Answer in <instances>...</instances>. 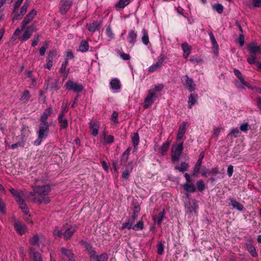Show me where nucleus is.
<instances>
[{
	"mask_svg": "<svg viewBox=\"0 0 261 261\" xmlns=\"http://www.w3.org/2000/svg\"><path fill=\"white\" fill-rule=\"evenodd\" d=\"M181 47L184 51L183 56L185 58H187L190 54L191 50V47L188 44V43L185 42L182 43Z\"/></svg>",
	"mask_w": 261,
	"mask_h": 261,
	"instance_id": "nucleus-27",
	"label": "nucleus"
},
{
	"mask_svg": "<svg viewBox=\"0 0 261 261\" xmlns=\"http://www.w3.org/2000/svg\"><path fill=\"white\" fill-rule=\"evenodd\" d=\"M144 228V222L142 221H139L136 224L134 225L132 229L135 231L142 230Z\"/></svg>",
	"mask_w": 261,
	"mask_h": 261,
	"instance_id": "nucleus-47",
	"label": "nucleus"
},
{
	"mask_svg": "<svg viewBox=\"0 0 261 261\" xmlns=\"http://www.w3.org/2000/svg\"><path fill=\"white\" fill-rule=\"evenodd\" d=\"M198 95L197 94L192 93L189 96L188 99V108L191 109L192 106L194 105L197 101Z\"/></svg>",
	"mask_w": 261,
	"mask_h": 261,
	"instance_id": "nucleus-28",
	"label": "nucleus"
},
{
	"mask_svg": "<svg viewBox=\"0 0 261 261\" xmlns=\"http://www.w3.org/2000/svg\"><path fill=\"white\" fill-rule=\"evenodd\" d=\"M48 46V42H45L44 43L43 46H42L39 50V54L40 56H44L46 50L47 49Z\"/></svg>",
	"mask_w": 261,
	"mask_h": 261,
	"instance_id": "nucleus-51",
	"label": "nucleus"
},
{
	"mask_svg": "<svg viewBox=\"0 0 261 261\" xmlns=\"http://www.w3.org/2000/svg\"><path fill=\"white\" fill-rule=\"evenodd\" d=\"M203 152H201L194 168L193 171V175L195 176L199 172L202 164V160L203 158Z\"/></svg>",
	"mask_w": 261,
	"mask_h": 261,
	"instance_id": "nucleus-19",
	"label": "nucleus"
},
{
	"mask_svg": "<svg viewBox=\"0 0 261 261\" xmlns=\"http://www.w3.org/2000/svg\"><path fill=\"white\" fill-rule=\"evenodd\" d=\"M170 144L171 141L169 140H168L166 142L163 143L162 146L159 149V152L162 155H165L169 148Z\"/></svg>",
	"mask_w": 261,
	"mask_h": 261,
	"instance_id": "nucleus-24",
	"label": "nucleus"
},
{
	"mask_svg": "<svg viewBox=\"0 0 261 261\" xmlns=\"http://www.w3.org/2000/svg\"><path fill=\"white\" fill-rule=\"evenodd\" d=\"M249 125L248 123H245L241 125L240 127V130L243 132H247L249 128Z\"/></svg>",
	"mask_w": 261,
	"mask_h": 261,
	"instance_id": "nucleus-62",
	"label": "nucleus"
},
{
	"mask_svg": "<svg viewBox=\"0 0 261 261\" xmlns=\"http://www.w3.org/2000/svg\"><path fill=\"white\" fill-rule=\"evenodd\" d=\"M37 14V11L35 9H32L23 19V21L21 23V29H24L26 27V25L29 24L32 20L34 18V17Z\"/></svg>",
	"mask_w": 261,
	"mask_h": 261,
	"instance_id": "nucleus-11",
	"label": "nucleus"
},
{
	"mask_svg": "<svg viewBox=\"0 0 261 261\" xmlns=\"http://www.w3.org/2000/svg\"><path fill=\"white\" fill-rule=\"evenodd\" d=\"M137 37V33L134 30L130 31L127 36V41L134 45L136 41Z\"/></svg>",
	"mask_w": 261,
	"mask_h": 261,
	"instance_id": "nucleus-23",
	"label": "nucleus"
},
{
	"mask_svg": "<svg viewBox=\"0 0 261 261\" xmlns=\"http://www.w3.org/2000/svg\"><path fill=\"white\" fill-rule=\"evenodd\" d=\"M60 123V128L61 129H66L68 127V123L66 119H58Z\"/></svg>",
	"mask_w": 261,
	"mask_h": 261,
	"instance_id": "nucleus-44",
	"label": "nucleus"
},
{
	"mask_svg": "<svg viewBox=\"0 0 261 261\" xmlns=\"http://www.w3.org/2000/svg\"><path fill=\"white\" fill-rule=\"evenodd\" d=\"M51 109L50 108H46L39 118V122L42 123H48L47 119L51 114Z\"/></svg>",
	"mask_w": 261,
	"mask_h": 261,
	"instance_id": "nucleus-20",
	"label": "nucleus"
},
{
	"mask_svg": "<svg viewBox=\"0 0 261 261\" xmlns=\"http://www.w3.org/2000/svg\"><path fill=\"white\" fill-rule=\"evenodd\" d=\"M110 87L112 90H118L121 88V84L117 79H113L110 82Z\"/></svg>",
	"mask_w": 261,
	"mask_h": 261,
	"instance_id": "nucleus-31",
	"label": "nucleus"
},
{
	"mask_svg": "<svg viewBox=\"0 0 261 261\" xmlns=\"http://www.w3.org/2000/svg\"><path fill=\"white\" fill-rule=\"evenodd\" d=\"M29 3L28 2V0H27L24 3L23 5L21 8L19 13H17V10H16L15 13H13V18L16 20L20 19L27 12L28 8L29 7Z\"/></svg>",
	"mask_w": 261,
	"mask_h": 261,
	"instance_id": "nucleus-12",
	"label": "nucleus"
},
{
	"mask_svg": "<svg viewBox=\"0 0 261 261\" xmlns=\"http://www.w3.org/2000/svg\"><path fill=\"white\" fill-rule=\"evenodd\" d=\"M186 122H183L181 123V124L180 125V126L179 127L176 139L177 140H181L183 138L185 134L186 133Z\"/></svg>",
	"mask_w": 261,
	"mask_h": 261,
	"instance_id": "nucleus-21",
	"label": "nucleus"
},
{
	"mask_svg": "<svg viewBox=\"0 0 261 261\" xmlns=\"http://www.w3.org/2000/svg\"><path fill=\"white\" fill-rule=\"evenodd\" d=\"M26 30L29 31L32 34L37 30L36 25L34 23H32L31 25L27 27Z\"/></svg>",
	"mask_w": 261,
	"mask_h": 261,
	"instance_id": "nucleus-60",
	"label": "nucleus"
},
{
	"mask_svg": "<svg viewBox=\"0 0 261 261\" xmlns=\"http://www.w3.org/2000/svg\"><path fill=\"white\" fill-rule=\"evenodd\" d=\"M108 255L107 253H102L100 255L96 254L91 259V260L94 261H108Z\"/></svg>",
	"mask_w": 261,
	"mask_h": 261,
	"instance_id": "nucleus-32",
	"label": "nucleus"
},
{
	"mask_svg": "<svg viewBox=\"0 0 261 261\" xmlns=\"http://www.w3.org/2000/svg\"><path fill=\"white\" fill-rule=\"evenodd\" d=\"M184 149L183 143H180L171 150V160L173 163L178 162Z\"/></svg>",
	"mask_w": 261,
	"mask_h": 261,
	"instance_id": "nucleus-4",
	"label": "nucleus"
},
{
	"mask_svg": "<svg viewBox=\"0 0 261 261\" xmlns=\"http://www.w3.org/2000/svg\"><path fill=\"white\" fill-rule=\"evenodd\" d=\"M186 182L182 185V188L187 192L194 193L196 191V188L194 185L192 183L190 178V175L188 173H186L184 175Z\"/></svg>",
	"mask_w": 261,
	"mask_h": 261,
	"instance_id": "nucleus-8",
	"label": "nucleus"
},
{
	"mask_svg": "<svg viewBox=\"0 0 261 261\" xmlns=\"http://www.w3.org/2000/svg\"><path fill=\"white\" fill-rule=\"evenodd\" d=\"M66 66L61 65V67L59 70L60 73L63 74L64 80L67 78L69 72V69L67 71H66Z\"/></svg>",
	"mask_w": 261,
	"mask_h": 261,
	"instance_id": "nucleus-45",
	"label": "nucleus"
},
{
	"mask_svg": "<svg viewBox=\"0 0 261 261\" xmlns=\"http://www.w3.org/2000/svg\"><path fill=\"white\" fill-rule=\"evenodd\" d=\"M197 189L198 191L202 192L205 189V186L203 180L200 179L196 182Z\"/></svg>",
	"mask_w": 261,
	"mask_h": 261,
	"instance_id": "nucleus-43",
	"label": "nucleus"
},
{
	"mask_svg": "<svg viewBox=\"0 0 261 261\" xmlns=\"http://www.w3.org/2000/svg\"><path fill=\"white\" fill-rule=\"evenodd\" d=\"M14 227L16 232L20 236L23 235L27 231V227L22 222H16L14 224Z\"/></svg>",
	"mask_w": 261,
	"mask_h": 261,
	"instance_id": "nucleus-15",
	"label": "nucleus"
},
{
	"mask_svg": "<svg viewBox=\"0 0 261 261\" xmlns=\"http://www.w3.org/2000/svg\"><path fill=\"white\" fill-rule=\"evenodd\" d=\"M10 192L15 198L16 201L22 198L23 192L21 191H18L14 188H11L10 189Z\"/></svg>",
	"mask_w": 261,
	"mask_h": 261,
	"instance_id": "nucleus-30",
	"label": "nucleus"
},
{
	"mask_svg": "<svg viewBox=\"0 0 261 261\" xmlns=\"http://www.w3.org/2000/svg\"><path fill=\"white\" fill-rule=\"evenodd\" d=\"M165 212L164 210L160 212L159 213L157 216V223L159 225H160L162 223V221L165 218Z\"/></svg>",
	"mask_w": 261,
	"mask_h": 261,
	"instance_id": "nucleus-49",
	"label": "nucleus"
},
{
	"mask_svg": "<svg viewBox=\"0 0 261 261\" xmlns=\"http://www.w3.org/2000/svg\"><path fill=\"white\" fill-rule=\"evenodd\" d=\"M132 141L134 146V151H135L136 150L137 147L138 146L140 141V138L138 133H136L134 134L132 138Z\"/></svg>",
	"mask_w": 261,
	"mask_h": 261,
	"instance_id": "nucleus-35",
	"label": "nucleus"
},
{
	"mask_svg": "<svg viewBox=\"0 0 261 261\" xmlns=\"http://www.w3.org/2000/svg\"><path fill=\"white\" fill-rule=\"evenodd\" d=\"M229 200L231 202L230 204L233 208H236L239 211H242L244 208V206L238 202L236 200L233 198H229Z\"/></svg>",
	"mask_w": 261,
	"mask_h": 261,
	"instance_id": "nucleus-34",
	"label": "nucleus"
},
{
	"mask_svg": "<svg viewBox=\"0 0 261 261\" xmlns=\"http://www.w3.org/2000/svg\"><path fill=\"white\" fill-rule=\"evenodd\" d=\"M32 35V34L31 33H30L29 31L25 30L23 34L22 35V36L19 37V39L21 42L29 40L31 38Z\"/></svg>",
	"mask_w": 261,
	"mask_h": 261,
	"instance_id": "nucleus-41",
	"label": "nucleus"
},
{
	"mask_svg": "<svg viewBox=\"0 0 261 261\" xmlns=\"http://www.w3.org/2000/svg\"><path fill=\"white\" fill-rule=\"evenodd\" d=\"M130 0H119L115 4V7L119 9H123L130 3Z\"/></svg>",
	"mask_w": 261,
	"mask_h": 261,
	"instance_id": "nucleus-36",
	"label": "nucleus"
},
{
	"mask_svg": "<svg viewBox=\"0 0 261 261\" xmlns=\"http://www.w3.org/2000/svg\"><path fill=\"white\" fill-rule=\"evenodd\" d=\"M158 253L160 255H162L164 253V245L160 243L157 245Z\"/></svg>",
	"mask_w": 261,
	"mask_h": 261,
	"instance_id": "nucleus-59",
	"label": "nucleus"
},
{
	"mask_svg": "<svg viewBox=\"0 0 261 261\" xmlns=\"http://www.w3.org/2000/svg\"><path fill=\"white\" fill-rule=\"evenodd\" d=\"M60 88L59 80L57 79L49 77L47 83V88L54 90H58Z\"/></svg>",
	"mask_w": 261,
	"mask_h": 261,
	"instance_id": "nucleus-13",
	"label": "nucleus"
},
{
	"mask_svg": "<svg viewBox=\"0 0 261 261\" xmlns=\"http://www.w3.org/2000/svg\"><path fill=\"white\" fill-rule=\"evenodd\" d=\"M60 251V258L62 261H75L74 255L71 250L62 247Z\"/></svg>",
	"mask_w": 261,
	"mask_h": 261,
	"instance_id": "nucleus-6",
	"label": "nucleus"
},
{
	"mask_svg": "<svg viewBox=\"0 0 261 261\" xmlns=\"http://www.w3.org/2000/svg\"><path fill=\"white\" fill-rule=\"evenodd\" d=\"M162 66H161L159 63L157 62L155 63L150 66L148 70V72H153L154 71H156L158 69L160 68Z\"/></svg>",
	"mask_w": 261,
	"mask_h": 261,
	"instance_id": "nucleus-46",
	"label": "nucleus"
},
{
	"mask_svg": "<svg viewBox=\"0 0 261 261\" xmlns=\"http://www.w3.org/2000/svg\"><path fill=\"white\" fill-rule=\"evenodd\" d=\"M156 98L157 95L156 93H155L152 90L149 89L148 91V95L144 100L145 104L143 106L144 108L145 109H148L152 105Z\"/></svg>",
	"mask_w": 261,
	"mask_h": 261,
	"instance_id": "nucleus-9",
	"label": "nucleus"
},
{
	"mask_svg": "<svg viewBox=\"0 0 261 261\" xmlns=\"http://www.w3.org/2000/svg\"><path fill=\"white\" fill-rule=\"evenodd\" d=\"M66 86L67 90L69 91L72 90L74 92L76 93L81 92L84 89V87L82 84L71 81H68L66 84Z\"/></svg>",
	"mask_w": 261,
	"mask_h": 261,
	"instance_id": "nucleus-10",
	"label": "nucleus"
},
{
	"mask_svg": "<svg viewBox=\"0 0 261 261\" xmlns=\"http://www.w3.org/2000/svg\"><path fill=\"white\" fill-rule=\"evenodd\" d=\"M29 250L31 261H42L41 254L38 251H37L33 247H30Z\"/></svg>",
	"mask_w": 261,
	"mask_h": 261,
	"instance_id": "nucleus-14",
	"label": "nucleus"
},
{
	"mask_svg": "<svg viewBox=\"0 0 261 261\" xmlns=\"http://www.w3.org/2000/svg\"><path fill=\"white\" fill-rule=\"evenodd\" d=\"M19 205L20 208L22 211L23 213L25 215H28L29 214V210L28 208L27 205L25 202V201L22 199H20L16 201Z\"/></svg>",
	"mask_w": 261,
	"mask_h": 261,
	"instance_id": "nucleus-25",
	"label": "nucleus"
},
{
	"mask_svg": "<svg viewBox=\"0 0 261 261\" xmlns=\"http://www.w3.org/2000/svg\"><path fill=\"white\" fill-rule=\"evenodd\" d=\"M40 35H39L38 34H36L33 38V40L32 42V46L35 47L37 45V44L40 41Z\"/></svg>",
	"mask_w": 261,
	"mask_h": 261,
	"instance_id": "nucleus-54",
	"label": "nucleus"
},
{
	"mask_svg": "<svg viewBox=\"0 0 261 261\" xmlns=\"http://www.w3.org/2000/svg\"><path fill=\"white\" fill-rule=\"evenodd\" d=\"M79 49L82 53L88 51L89 49V44L87 41L86 40H82L81 42Z\"/></svg>",
	"mask_w": 261,
	"mask_h": 261,
	"instance_id": "nucleus-39",
	"label": "nucleus"
},
{
	"mask_svg": "<svg viewBox=\"0 0 261 261\" xmlns=\"http://www.w3.org/2000/svg\"><path fill=\"white\" fill-rule=\"evenodd\" d=\"M209 36L213 45V48L214 49V53L215 54H217L218 53L219 49V46L217 43V42L214 37V34L212 32L209 33Z\"/></svg>",
	"mask_w": 261,
	"mask_h": 261,
	"instance_id": "nucleus-26",
	"label": "nucleus"
},
{
	"mask_svg": "<svg viewBox=\"0 0 261 261\" xmlns=\"http://www.w3.org/2000/svg\"><path fill=\"white\" fill-rule=\"evenodd\" d=\"M239 133V130L238 128H233L231 129V132L228 135V136H230L236 138L238 136V134Z\"/></svg>",
	"mask_w": 261,
	"mask_h": 261,
	"instance_id": "nucleus-58",
	"label": "nucleus"
},
{
	"mask_svg": "<svg viewBox=\"0 0 261 261\" xmlns=\"http://www.w3.org/2000/svg\"><path fill=\"white\" fill-rule=\"evenodd\" d=\"M219 173V168L217 167L212 168L211 170L208 172V175L212 174L213 175H216Z\"/></svg>",
	"mask_w": 261,
	"mask_h": 261,
	"instance_id": "nucleus-63",
	"label": "nucleus"
},
{
	"mask_svg": "<svg viewBox=\"0 0 261 261\" xmlns=\"http://www.w3.org/2000/svg\"><path fill=\"white\" fill-rule=\"evenodd\" d=\"M89 128L91 131V134L93 136H96L98 133L99 128V125L95 122H90Z\"/></svg>",
	"mask_w": 261,
	"mask_h": 261,
	"instance_id": "nucleus-29",
	"label": "nucleus"
},
{
	"mask_svg": "<svg viewBox=\"0 0 261 261\" xmlns=\"http://www.w3.org/2000/svg\"><path fill=\"white\" fill-rule=\"evenodd\" d=\"M73 5V0H60L59 12L62 15H65Z\"/></svg>",
	"mask_w": 261,
	"mask_h": 261,
	"instance_id": "nucleus-7",
	"label": "nucleus"
},
{
	"mask_svg": "<svg viewBox=\"0 0 261 261\" xmlns=\"http://www.w3.org/2000/svg\"><path fill=\"white\" fill-rule=\"evenodd\" d=\"M213 8L219 14L222 13L224 9L223 6L219 4L214 5Z\"/></svg>",
	"mask_w": 261,
	"mask_h": 261,
	"instance_id": "nucleus-52",
	"label": "nucleus"
},
{
	"mask_svg": "<svg viewBox=\"0 0 261 261\" xmlns=\"http://www.w3.org/2000/svg\"><path fill=\"white\" fill-rule=\"evenodd\" d=\"M189 167L188 163L183 162H181L180 166L176 165L174 167L175 169L178 170L181 172H185L188 170Z\"/></svg>",
	"mask_w": 261,
	"mask_h": 261,
	"instance_id": "nucleus-33",
	"label": "nucleus"
},
{
	"mask_svg": "<svg viewBox=\"0 0 261 261\" xmlns=\"http://www.w3.org/2000/svg\"><path fill=\"white\" fill-rule=\"evenodd\" d=\"M181 80L184 87L190 92L195 91L196 86L192 78H190L188 75H185L181 77Z\"/></svg>",
	"mask_w": 261,
	"mask_h": 261,
	"instance_id": "nucleus-5",
	"label": "nucleus"
},
{
	"mask_svg": "<svg viewBox=\"0 0 261 261\" xmlns=\"http://www.w3.org/2000/svg\"><path fill=\"white\" fill-rule=\"evenodd\" d=\"M142 42L146 45H148L149 43V37H148V31L145 30V29H143L142 31Z\"/></svg>",
	"mask_w": 261,
	"mask_h": 261,
	"instance_id": "nucleus-40",
	"label": "nucleus"
},
{
	"mask_svg": "<svg viewBox=\"0 0 261 261\" xmlns=\"http://www.w3.org/2000/svg\"><path fill=\"white\" fill-rule=\"evenodd\" d=\"M256 55L250 54V57L247 59V62L251 65L254 64L256 62Z\"/></svg>",
	"mask_w": 261,
	"mask_h": 261,
	"instance_id": "nucleus-55",
	"label": "nucleus"
},
{
	"mask_svg": "<svg viewBox=\"0 0 261 261\" xmlns=\"http://www.w3.org/2000/svg\"><path fill=\"white\" fill-rule=\"evenodd\" d=\"M50 192V187L48 185L42 186H36L34 188V192H30L29 197H34L33 201L38 202L39 204L49 203L50 199L47 196Z\"/></svg>",
	"mask_w": 261,
	"mask_h": 261,
	"instance_id": "nucleus-1",
	"label": "nucleus"
},
{
	"mask_svg": "<svg viewBox=\"0 0 261 261\" xmlns=\"http://www.w3.org/2000/svg\"><path fill=\"white\" fill-rule=\"evenodd\" d=\"M23 0H17L15 3V5H14V11H13V13H15L16 10H18L19 7H20V6L21 5V4H22V2H23Z\"/></svg>",
	"mask_w": 261,
	"mask_h": 261,
	"instance_id": "nucleus-64",
	"label": "nucleus"
},
{
	"mask_svg": "<svg viewBox=\"0 0 261 261\" xmlns=\"http://www.w3.org/2000/svg\"><path fill=\"white\" fill-rule=\"evenodd\" d=\"M164 87V85L163 84H159L154 86L153 88H151L150 90H152L155 93L156 92H159L161 91Z\"/></svg>",
	"mask_w": 261,
	"mask_h": 261,
	"instance_id": "nucleus-50",
	"label": "nucleus"
},
{
	"mask_svg": "<svg viewBox=\"0 0 261 261\" xmlns=\"http://www.w3.org/2000/svg\"><path fill=\"white\" fill-rule=\"evenodd\" d=\"M65 225H64L61 229H59L58 227H56L53 232L54 236L59 238L63 237L65 240L70 239L72 235L77 230L78 226L73 224L66 228Z\"/></svg>",
	"mask_w": 261,
	"mask_h": 261,
	"instance_id": "nucleus-2",
	"label": "nucleus"
},
{
	"mask_svg": "<svg viewBox=\"0 0 261 261\" xmlns=\"http://www.w3.org/2000/svg\"><path fill=\"white\" fill-rule=\"evenodd\" d=\"M31 95L30 92L25 90L24 91L22 95L20 98V100L22 101L23 103H27L29 101V99L31 98Z\"/></svg>",
	"mask_w": 261,
	"mask_h": 261,
	"instance_id": "nucleus-38",
	"label": "nucleus"
},
{
	"mask_svg": "<svg viewBox=\"0 0 261 261\" xmlns=\"http://www.w3.org/2000/svg\"><path fill=\"white\" fill-rule=\"evenodd\" d=\"M247 49L250 54L256 55L257 53L261 52V48L256 42H252L247 45Z\"/></svg>",
	"mask_w": 261,
	"mask_h": 261,
	"instance_id": "nucleus-16",
	"label": "nucleus"
},
{
	"mask_svg": "<svg viewBox=\"0 0 261 261\" xmlns=\"http://www.w3.org/2000/svg\"><path fill=\"white\" fill-rule=\"evenodd\" d=\"M105 141L107 143L110 144L114 141V137L112 135H109L107 137H105Z\"/></svg>",
	"mask_w": 261,
	"mask_h": 261,
	"instance_id": "nucleus-61",
	"label": "nucleus"
},
{
	"mask_svg": "<svg viewBox=\"0 0 261 261\" xmlns=\"http://www.w3.org/2000/svg\"><path fill=\"white\" fill-rule=\"evenodd\" d=\"M86 250L88 251L90 259H91L96 254L95 251L93 249V247L91 246V245L89 244H86Z\"/></svg>",
	"mask_w": 261,
	"mask_h": 261,
	"instance_id": "nucleus-42",
	"label": "nucleus"
},
{
	"mask_svg": "<svg viewBox=\"0 0 261 261\" xmlns=\"http://www.w3.org/2000/svg\"><path fill=\"white\" fill-rule=\"evenodd\" d=\"M167 59V57L165 55L161 54L158 58L157 62L159 63L161 66H163V63L164 62L165 60Z\"/></svg>",
	"mask_w": 261,
	"mask_h": 261,
	"instance_id": "nucleus-53",
	"label": "nucleus"
},
{
	"mask_svg": "<svg viewBox=\"0 0 261 261\" xmlns=\"http://www.w3.org/2000/svg\"><path fill=\"white\" fill-rule=\"evenodd\" d=\"M102 25L101 21H95L92 23L87 24V27L89 31L91 33H94L100 29Z\"/></svg>",
	"mask_w": 261,
	"mask_h": 261,
	"instance_id": "nucleus-17",
	"label": "nucleus"
},
{
	"mask_svg": "<svg viewBox=\"0 0 261 261\" xmlns=\"http://www.w3.org/2000/svg\"><path fill=\"white\" fill-rule=\"evenodd\" d=\"M38 138L34 141V144L37 146L40 145L42 140L47 138L49 133V124L48 123L40 122L38 130L36 132Z\"/></svg>",
	"mask_w": 261,
	"mask_h": 261,
	"instance_id": "nucleus-3",
	"label": "nucleus"
},
{
	"mask_svg": "<svg viewBox=\"0 0 261 261\" xmlns=\"http://www.w3.org/2000/svg\"><path fill=\"white\" fill-rule=\"evenodd\" d=\"M246 249L253 257H256L257 256L256 249L251 244H246Z\"/></svg>",
	"mask_w": 261,
	"mask_h": 261,
	"instance_id": "nucleus-37",
	"label": "nucleus"
},
{
	"mask_svg": "<svg viewBox=\"0 0 261 261\" xmlns=\"http://www.w3.org/2000/svg\"><path fill=\"white\" fill-rule=\"evenodd\" d=\"M233 73L244 86L247 87L248 88L251 89L249 84L245 81L242 75V74L241 73L239 70L237 69H234Z\"/></svg>",
	"mask_w": 261,
	"mask_h": 261,
	"instance_id": "nucleus-18",
	"label": "nucleus"
},
{
	"mask_svg": "<svg viewBox=\"0 0 261 261\" xmlns=\"http://www.w3.org/2000/svg\"><path fill=\"white\" fill-rule=\"evenodd\" d=\"M118 113L116 111H114L112 114L111 120L115 123H118Z\"/></svg>",
	"mask_w": 261,
	"mask_h": 261,
	"instance_id": "nucleus-57",
	"label": "nucleus"
},
{
	"mask_svg": "<svg viewBox=\"0 0 261 261\" xmlns=\"http://www.w3.org/2000/svg\"><path fill=\"white\" fill-rule=\"evenodd\" d=\"M132 167H128V166L126 167L124 171L123 172L122 176L124 179L128 178L129 173L131 172L132 170Z\"/></svg>",
	"mask_w": 261,
	"mask_h": 261,
	"instance_id": "nucleus-48",
	"label": "nucleus"
},
{
	"mask_svg": "<svg viewBox=\"0 0 261 261\" xmlns=\"http://www.w3.org/2000/svg\"><path fill=\"white\" fill-rule=\"evenodd\" d=\"M57 55L56 51L55 50H51L49 51L46 59L53 61V59Z\"/></svg>",
	"mask_w": 261,
	"mask_h": 261,
	"instance_id": "nucleus-56",
	"label": "nucleus"
},
{
	"mask_svg": "<svg viewBox=\"0 0 261 261\" xmlns=\"http://www.w3.org/2000/svg\"><path fill=\"white\" fill-rule=\"evenodd\" d=\"M42 239L43 237L42 235L36 234L30 239L29 242L33 246H39V243L42 241Z\"/></svg>",
	"mask_w": 261,
	"mask_h": 261,
	"instance_id": "nucleus-22",
	"label": "nucleus"
}]
</instances>
